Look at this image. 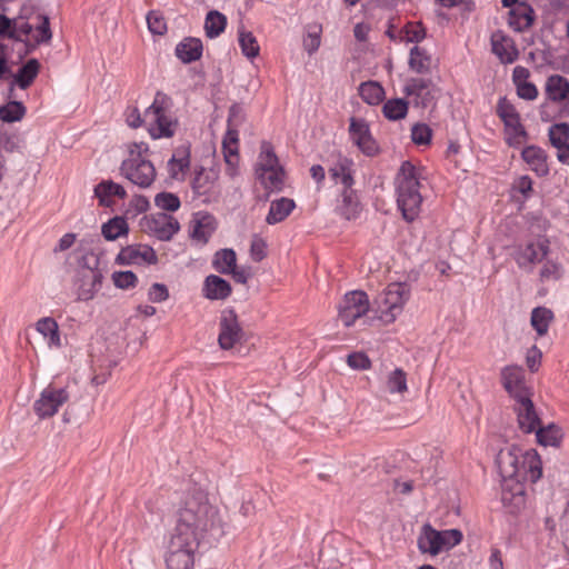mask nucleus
<instances>
[{
  "label": "nucleus",
  "mask_w": 569,
  "mask_h": 569,
  "mask_svg": "<svg viewBox=\"0 0 569 569\" xmlns=\"http://www.w3.org/2000/svg\"><path fill=\"white\" fill-rule=\"evenodd\" d=\"M490 40L492 52L502 63H512L518 59L519 52L515 46V41L502 31L498 30L493 32Z\"/></svg>",
  "instance_id": "24"
},
{
  "label": "nucleus",
  "mask_w": 569,
  "mask_h": 569,
  "mask_svg": "<svg viewBox=\"0 0 569 569\" xmlns=\"http://www.w3.org/2000/svg\"><path fill=\"white\" fill-rule=\"evenodd\" d=\"M402 31L406 33L408 42L419 43L426 38V29L421 22H409L405 26Z\"/></svg>",
  "instance_id": "57"
},
{
  "label": "nucleus",
  "mask_w": 569,
  "mask_h": 569,
  "mask_svg": "<svg viewBox=\"0 0 569 569\" xmlns=\"http://www.w3.org/2000/svg\"><path fill=\"white\" fill-rule=\"evenodd\" d=\"M359 96L371 106L380 103L385 97V89L377 81H366L359 86Z\"/></svg>",
  "instance_id": "39"
},
{
  "label": "nucleus",
  "mask_w": 569,
  "mask_h": 569,
  "mask_svg": "<svg viewBox=\"0 0 569 569\" xmlns=\"http://www.w3.org/2000/svg\"><path fill=\"white\" fill-rule=\"evenodd\" d=\"M560 277H561L560 266L552 261H547L540 270V280L541 281L558 280Z\"/></svg>",
  "instance_id": "61"
},
{
  "label": "nucleus",
  "mask_w": 569,
  "mask_h": 569,
  "mask_svg": "<svg viewBox=\"0 0 569 569\" xmlns=\"http://www.w3.org/2000/svg\"><path fill=\"white\" fill-rule=\"evenodd\" d=\"M37 330L49 338L51 345L60 346L59 327L53 318L46 317L38 320Z\"/></svg>",
  "instance_id": "45"
},
{
  "label": "nucleus",
  "mask_w": 569,
  "mask_h": 569,
  "mask_svg": "<svg viewBox=\"0 0 569 569\" xmlns=\"http://www.w3.org/2000/svg\"><path fill=\"white\" fill-rule=\"evenodd\" d=\"M521 157L538 176L543 177L548 174L547 154L541 148L528 146L522 150Z\"/></svg>",
  "instance_id": "29"
},
{
  "label": "nucleus",
  "mask_w": 569,
  "mask_h": 569,
  "mask_svg": "<svg viewBox=\"0 0 569 569\" xmlns=\"http://www.w3.org/2000/svg\"><path fill=\"white\" fill-rule=\"evenodd\" d=\"M517 94L523 100H535L538 97V89L531 82L518 83Z\"/></svg>",
  "instance_id": "64"
},
{
  "label": "nucleus",
  "mask_w": 569,
  "mask_h": 569,
  "mask_svg": "<svg viewBox=\"0 0 569 569\" xmlns=\"http://www.w3.org/2000/svg\"><path fill=\"white\" fill-rule=\"evenodd\" d=\"M148 29L151 33L162 36L167 32V22L163 14L158 10H151L147 14Z\"/></svg>",
  "instance_id": "53"
},
{
  "label": "nucleus",
  "mask_w": 569,
  "mask_h": 569,
  "mask_svg": "<svg viewBox=\"0 0 569 569\" xmlns=\"http://www.w3.org/2000/svg\"><path fill=\"white\" fill-rule=\"evenodd\" d=\"M549 252V241L547 239L538 242H529L525 247H519L515 259L522 269L532 270L533 264L541 262Z\"/></svg>",
  "instance_id": "19"
},
{
  "label": "nucleus",
  "mask_w": 569,
  "mask_h": 569,
  "mask_svg": "<svg viewBox=\"0 0 569 569\" xmlns=\"http://www.w3.org/2000/svg\"><path fill=\"white\" fill-rule=\"evenodd\" d=\"M150 207L149 200L144 196H134L130 203L129 208L126 211V214H131V217H136L139 213L146 212Z\"/></svg>",
  "instance_id": "59"
},
{
  "label": "nucleus",
  "mask_w": 569,
  "mask_h": 569,
  "mask_svg": "<svg viewBox=\"0 0 569 569\" xmlns=\"http://www.w3.org/2000/svg\"><path fill=\"white\" fill-rule=\"evenodd\" d=\"M144 227L161 241L171 240L180 229L178 220L164 212L147 217Z\"/></svg>",
  "instance_id": "17"
},
{
  "label": "nucleus",
  "mask_w": 569,
  "mask_h": 569,
  "mask_svg": "<svg viewBox=\"0 0 569 569\" xmlns=\"http://www.w3.org/2000/svg\"><path fill=\"white\" fill-rule=\"evenodd\" d=\"M199 214L200 213H197L192 220L190 237L193 240L207 243L216 229L214 218L209 213H203L200 218H198Z\"/></svg>",
  "instance_id": "30"
},
{
  "label": "nucleus",
  "mask_w": 569,
  "mask_h": 569,
  "mask_svg": "<svg viewBox=\"0 0 569 569\" xmlns=\"http://www.w3.org/2000/svg\"><path fill=\"white\" fill-rule=\"evenodd\" d=\"M349 133L352 141L367 157H375L380 148L370 132L368 122L365 119L351 117Z\"/></svg>",
  "instance_id": "13"
},
{
  "label": "nucleus",
  "mask_w": 569,
  "mask_h": 569,
  "mask_svg": "<svg viewBox=\"0 0 569 569\" xmlns=\"http://www.w3.org/2000/svg\"><path fill=\"white\" fill-rule=\"evenodd\" d=\"M546 94L550 102L540 107L542 121H550L553 117L569 116V80L560 74H552L546 81Z\"/></svg>",
  "instance_id": "5"
},
{
  "label": "nucleus",
  "mask_w": 569,
  "mask_h": 569,
  "mask_svg": "<svg viewBox=\"0 0 569 569\" xmlns=\"http://www.w3.org/2000/svg\"><path fill=\"white\" fill-rule=\"evenodd\" d=\"M409 68L417 73H428L430 71L431 57L427 51L418 46L410 49Z\"/></svg>",
  "instance_id": "38"
},
{
  "label": "nucleus",
  "mask_w": 569,
  "mask_h": 569,
  "mask_svg": "<svg viewBox=\"0 0 569 569\" xmlns=\"http://www.w3.org/2000/svg\"><path fill=\"white\" fill-rule=\"evenodd\" d=\"M349 133L352 141L367 157H375L380 148L370 132L368 122L365 119L351 117Z\"/></svg>",
  "instance_id": "14"
},
{
  "label": "nucleus",
  "mask_w": 569,
  "mask_h": 569,
  "mask_svg": "<svg viewBox=\"0 0 569 569\" xmlns=\"http://www.w3.org/2000/svg\"><path fill=\"white\" fill-rule=\"evenodd\" d=\"M284 171L281 167L263 170L260 178L263 180L266 188L281 190L283 184Z\"/></svg>",
  "instance_id": "51"
},
{
  "label": "nucleus",
  "mask_w": 569,
  "mask_h": 569,
  "mask_svg": "<svg viewBox=\"0 0 569 569\" xmlns=\"http://www.w3.org/2000/svg\"><path fill=\"white\" fill-rule=\"evenodd\" d=\"M239 44L243 56L253 59L259 56L260 47L256 37L250 31H239Z\"/></svg>",
  "instance_id": "46"
},
{
  "label": "nucleus",
  "mask_w": 569,
  "mask_h": 569,
  "mask_svg": "<svg viewBox=\"0 0 569 569\" xmlns=\"http://www.w3.org/2000/svg\"><path fill=\"white\" fill-rule=\"evenodd\" d=\"M100 263L99 256L92 251L84 253L79 260V269L73 278L77 301H91L101 290L104 272Z\"/></svg>",
  "instance_id": "3"
},
{
  "label": "nucleus",
  "mask_w": 569,
  "mask_h": 569,
  "mask_svg": "<svg viewBox=\"0 0 569 569\" xmlns=\"http://www.w3.org/2000/svg\"><path fill=\"white\" fill-rule=\"evenodd\" d=\"M94 196L98 198L100 206L109 208L113 204L111 197L124 199L127 191L121 184L112 180H102L94 187Z\"/></svg>",
  "instance_id": "28"
},
{
  "label": "nucleus",
  "mask_w": 569,
  "mask_h": 569,
  "mask_svg": "<svg viewBox=\"0 0 569 569\" xmlns=\"http://www.w3.org/2000/svg\"><path fill=\"white\" fill-rule=\"evenodd\" d=\"M432 137L431 128L426 123H416L411 128V140L413 143L423 146L429 144Z\"/></svg>",
  "instance_id": "56"
},
{
  "label": "nucleus",
  "mask_w": 569,
  "mask_h": 569,
  "mask_svg": "<svg viewBox=\"0 0 569 569\" xmlns=\"http://www.w3.org/2000/svg\"><path fill=\"white\" fill-rule=\"evenodd\" d=\"M170 99L157 93L152 104L144 111V117L150 119L149 133L153 139L171 138L176 133L178 120L168 114Z\"/></svg>",
  "instance_id": "6"
},
{
  "label": "nucleus",
  "mask_w": 569,
  "mask_h": 569,
  "mask_svg": "<svg viewBox=\"0 0 569 569\" xmlns=\"http://www.w3.org/2000/svg\"><path fill=\"white\" fill-rule=\"evenodd\" d=\"M409 298L410 286L408 283H390L385 291L382 303L380 305L379 318L386 323L393 322Z\"/></svg>",
  "instance_id": "8"
},
{
  "label": "nucleus",
  "mask_w": 569,
  "mask_h": 569,
  "mask_svg": "<svg viewBox=\"0 0 569 569\" xmlns=\"http://www.w3.org/2000/svg\"><path fill=\"white\" fill-rule=\"evenodd\" d=\"M497 114L502 120L505 127L512 130V139H515L517 143H520V138L526 139L528 137L525 127L520 122V114L506 97L499 99Z\"/></svg>",
  "instance_id": "20"
},
{
  "label": "nucleus",
  "mask_w": 569,
  "mask_h": 569,
  "mask_svg": "<svg viewBox=\"0 0 569 569\" xmlns=\"http://www.w3.org/2000/svg\"><path fill=\"white\" fill-rule=\"evenodd\" d=\"M513 400V410L517 413L519 428L526 433L533 432L540 426L541 420L531 400V393L521 396Z\"/></svg>",
  "instance_id": "16"
},
{
  "label": "nucleus",
  "mask_w": 569,
  "mask_h": 569,
  "mask_svg": "<svg viewBox=\"0 0 569 569\" xmlns=\"http://www.w3.org/2000/svg\"><path fill=\"white\" fill-rule=\"evenodd\" d=\"M154 204L162 210L173 212L180 208L181 202L177 194L163 191L154 197Z\"/></svg>",
  "instance_id": "52"
},
{
  "label": "nucleus",
  "mask_w": 569,
  "mask_h": 569,
  "mask_svg": "<svg viewBox=\"0 0 569 569\" xmlns=\"http://www.w3.org/2000/svg\"><path fill=\"white\" fill-rule=\"evenodd\" d=\"M40 18H41L42 21L37 27V30H38V32L40 34V37L36 38V43L37 44L47 43L52 38V32H51V29H50L49 18L47 16H40Z\"/></svg>",
  "instance_id": "63"
},
{
  "label": "nucleus",
  "mask_w": 569,
  "mask_h": 569,
  "mask_svg": "<svg viewBox=\"0 0 569 569\" xmlns=\"http://www.w3.org/2000/svg\"><path fill=\"white\" fill-rule=\"evenodd\" d=\"M142 260L149 264H156L158 257L156 251L149 246L136 244L122 248L116 258V263L121 266H129L138 263Z\"/></svg>",
  "instance_id": "23"
},
{
  "label": "nucleus",
  "mask_w": 569,
  "mask_h": 569,
  "mask_svg": "<svg viewBox=\"0 0 569 569\" xmlns=\"http://www.w3.org/2000/svg\"><path fill=\"white\" fill-rule=\"evenodd\" d=\"M113 284L119 289L134 288L138 283V277L131 270L114 271L111 276Z\"/></svg>",
  "instance_id": "55"
},
{
  "label": "nucleus",
  "mask_w": 569,
  "mask_h": 569,
  "mask_svg": "<svg viewBox=\"0 0 569 569\" xmlns=\"http://www.w3.org/2000/svg\"><path fill=\"white\" fill-rule=\"evenodd\" d=\"M148 146L143 142L134 143L129 151V158L122 161L120 171L123 177L140 188H149L157 177L153 163L143 153Z\"/></svg>",
  "instance_id": "4"
},
{
  "label": "nucleus",
  "mask_w": 569,
  "mask_h": 569,
  "mask_svg": "<svg viewBox=\"0 0 569 569\" xmlns=\"http://www.w3.org/2000/svg\"><path fill=\"white\" fill-rule=\"evenodd\" d=\"M203 46L199 38L187 37L176 47V56L183 63H191L199 60L202 56Z\"/></svg>",
  "instance_id": "27"
},
{
  "label": "nucleus",
  "mask_w": 569,
  "mask_h": 569,
  "mask_svg": "<svg viewBox=\"0 0 569 569\" xmlns=\"http://www.w3.org/2000/svg\"><path fill=\"white\" fill-rule=\"evenodd\" d=\"M397 203L407 221H413L422 203V196L419 191L420 182L416 167L410 161H403L396 177Z\"/></svg>",
  "instance_id": "2"
},
{
  "label": "nucleus",
  "mask_w": 569,
  "mask_h": 569,
  "mask_svg": "<svg viewBox=\"0 0 569 569\" xmlns=\"http://www.w3.org/2000/svg\"><path fill=\"white\" fill-rule=\"evenodd\" d=\"M501 502L509 513H518L526 505V489L520 479L503 481Z\"/></svg>",
  "instance_id": "21"
},
{
  "label": "nucleus",
  "mask_w": 569,
  "mask_h": 569,
  "mask_svg": "<svg viewBox=\"0 0 569 569\" xmlns=\"http://www.w3.org/2000/svg\"><path fill=\"white\" fill-rule=\"evenodd\" d=\"M40 67L38 59H29L14 74L12 73L11 77L14 78V83H17L20 89L26 90L38 77Z\"/></svg>",
  "instance_id": "31"
},
{
  "label": "nucleus",
  "mask_w": 569,
  "mask_h": 569,
  "mask_svg": "<svg viewBox=\"0 0 569 569\" xmlns=\"http://www.w3.org/2000/svg\"><path fill=\"white\" fill-rule=\"evenodd\" d=\"M259 159H260L259 166H260L261 171L271 170V169L280 167L278 163V157L276 156L270 142L263 141L261 143V152H260Z\"/></svg>",
  "instance_id": "50"
},
{
  "label": "nucleus",
  "mask_w": 569,
  "mask_h": 569,
  "mask_svg": "<svg viewBox=\"0 0 569 569\" xmlns=\"http://www.w3.org/2000/svg\"><path fill=\"white\" fill-rule=\"evenodd\" d=\"M549 140L555 148H560L568 144L569 140V123L560 122L555 123L549 128Z\"/></svg>",
  "instance_id": "47"
},
{
  "label": "nucleus",
  "mask_w": 569,
  "mask_h": 569,
  "mask_svg": "<svg viewBox=\"0 0 569 569\" xmlns=\"http://www.w3.org/2000/svg\"><path fill=\"white\" fill-rule=\"evenodd\" d=\"M409 102L403 98L387 100L382 106L383 116L391 121L403 119L408 113Z\"/></svg>",
  "instance_id": "37"
},
{
  "label": "nucleus",
  "mask_w": 569,
  "mask_h": 569,
  "mask_svg": "<svg viewBox=\"0 0 569 569\" xmlns=\"http://www.w3.org/2000/svg\"><path fill=\"white\" fill-rule=\"evenodd\" d=\"M251 259L256 262L262 261L267 257V243L262 238L254 237L250 246Z\"/></svg>",
  "instance_id": "60"
},
{
  "label": "nucleus",
  "mask_w": 569,
  "mask_h": 569,
  "mask_svg": "<svg viewBox=\"0 0 569 569\" xmlns=\"http://www.w3.org/2000/svg\"><path fill=\"white\" fill-rule=\"evenodd\" d=\"M496 462L503 481L525 478L520 475V467H523V462L520 461V449H501L497 455Z\"/></svg>",
  "instance_id": "18"
},
{
  "label": "nucleus",
  "mask_w": 569,
  "mask_h": 569,
  "mask_svg": "<svg viewBox=\"0 0 569 569\" xmlns=\"http://www.w3.org/2000/svg\"><path fill=\"white\" fill-rule=\"evenodd\" d=\"M149 300L152 302H162L169 298L167 286L162 283H153L148 292Z\"/></svg>",
  "instance_id": "62"
},
{
  "label": "nucleus",
  "mask_w": 569,
  "mask_h": 569,
  "mask_svg": "<svg viewBox=\"0 0 569 569\" xmlns=\"http://www.w3.org/2000/svg\"><path fill=\"white\" fill-rule=\"evenodd\" d=\"M69 399L66 389L46 388L40 398L33 403V410L40 419L52 417L57 413L60 406Z\"/></svg>",
  "instance_id": "15"
},
{
  "label": "nucleus",
  "mask_w": 569,
  "mask_h": 569,
  "mask_svg": "<svg viewBox=\"0 0 569 569\" xmlns=\"http://www.w3.org/2000/svg\"><path fill=\"white\" fill-rule=\"evenodd\" d=\"M227 26V18L224 14L217 10H211L207 13L204 21L206 36L210 39L218 37L222 33Z\"/></svg>",
  "instance_id": "40"
},
{
  "label": "nucleus",
  "mask_w": 569,
  "mask_h": 569,
  "mask_svg": "<svg viewBox=\"0 0 569 569\" xmlns=\"http://www.w3.org/2000/svg\"><path fill=\"white\" fill-rule=\"evenodd\" d=\"M553 319V312L545 307H537L531 312V325L539 336L548 332L549 323Z\"/></svg>",
  "instance_id": "43"
},
{
  "label": "nucleus",
  "mask_w": 569,
  "mask_h": 569,
  "mask_svg": "<svg viewBox=\"0 0 569 569\" xmlns=\"http://www.w3.org/2000/svg\"><path fill=\"white\" fill-rule=\"evenodd\" d=\"M198 543L173 533L169 541L166 563L168 569H191L193 567V550Z\"/></svg>",
  "instance_id": "10"
},
{
  "label": "nucleus",
  "mask_w": 569,
  "mask_h": 569,
  "mask_svg": "<svg viewBox=\"0 0 569 569\" xmlns=\"http://www.w3.org/2000/svg\"><path fill=\"white\" fill-rule=\"evenodd\" d=\"M237 266V254L233 249L224 248L218 250L212 259L213 269L221 274H229Z\"/></svg>",
  "instance_id": "34"
},
{
  "label": "nucleus",
  "mask_w": 569,
  "mask_h": 569,
  "mask_svg": "<svg viewBox=\"0 0 569 569\" xmlns=\"http://www.w3.org/2000/svg\"><path fill=\"white\" fill-rule=\"evenodd\" d=\"M349 367L356 370H367L371 367L369 357L363 352H353L347 357Z\"/></svg>",
  "instance_id": "58"
},
{
  "label": "nucleus",
  "mask_w": 569,
  "mask_h": 569,
  "mask_svg": "<svg viewBox=\"0 0 569 569\" xmlns=\"http://www.w3.org/2000/svg\"><path fill=\"white\" fill-rule=\"evenodd\" d=\"M321 31L322 28L320 24H311L308 27L307 36L303 39V47L309 54H312L319 49Z\"/></svg>",
  "instance_id": "54"
},
{
  "label": "nucleus",
  "mask_w": 569,
  "mask_h": 569,
  "mask_svg": "<svg viewBox=\"0 0 569 569\" xmlns=\"http://www.w3.org/2000/svg\"><path fill=\"white\" fill-rule=\"evenodd\" d=\"M508 24L516 32L529 29L535 21V11L526 2H520L509 11Z\"/></svg>",
  "instance_id": "26"
},
{
  "label": "nucleus",
  "mask_w": 569,
  "mask_h": 569,
  "mask_svg": "<svg viewBox=\"0 0 569 569\" xmlns=\"http://www.w3.org/2000/svg\"><path fill=\"white\" fill-rule=\"evenodd\" d=\"M407 97H413V106L417 108L435 109L440 89L429 78H410L403 87Z\"/></svg>",
  "instance_id": "9"
},
{
  "label": "nucleus",
  "mask_w": 569,
  "mask_h": 569,
  "mask_svg": "<svg viewBox=\"0 0 569 569\" xmlns=\"http://www.w3.org/2000/svg\"><path fill=\"white\" fill-rule=\"evenodd\" d=\"M190 152L188 148L177 149L176 154L168 161L170 177L177 179L178 172L189 169Z\"/></svg>",
  "instance_id": "44"
},
{
  "label": "nucleus",
  "mask_w": 569,
  "mask_h": 569,
  "mask_svg": "<svg viewBox=\"0 0 569 569\" xmlns=\"http://www.w3.org/2000/svg\"><path fill=\"white\" fill-rule=\"evenodd\" d=\"M26 113L27 108L21 101L10 100L8 103L0 106V119L7 123L22 120Z\"/></svg>",
  "instance_id": "42"
},
{
  "label": "nucleus",
  "mask_w": 569,
  "mask_h": 569,
  "mask_svg": "<svg viewBox=\"0 0 569 569\" xmlns=\"http://www.w3.org/2000/svg\"><path fill=\"white\" fill-rule=\"evenodd\" d=\"M387 388L390 393H403L408 390L406 372L397 368L389 373L387 379Z\"/></svg>",
  "instance_id": "48"
},
{
  "label": "nucleus",
  "mask_w": 569,
  "mask_h": 569,
  "mask_svg": "<svg viewBox=\"0 0 569 569\" xmlns=\"http://www.w3.org/2000/svg\"><path fill=\"white\" fill-rule=\"evenodd\" d=\"M238 143L239 134L237 128H228L222 140V151L224 161L230 167H234L238 163Z\"/></svg>",
  "instance_id": "33"
},
{
  "label": "nucleus",
  "mask_w": 569,
  "mask_h": 569,
  "mask_svg": "<svg viewBox=\"0 0 569 569\" xmlns=\"http://www.w3.org/2000/svg\"><path fill=\"white\" fill-rule=\"evenodd\" d=\"M296 208V202L289 198H280L271 201L269 212L266 217L268 224H276L283 221Z\"/></svg>",
  "instance_id": "32"
},
{
  "label": "nucleus",
  "mask_w": 569,
  "mask_h": 569,
  "mask_svg": "<svg viewBox=\"0 0 569 569\" xmlns=\"http://www.w3.org/2000/svg\"><path fill=\"white\" fill-rule=\"evenodd\" d=\"M341 204L339 211L347 220L355 219L360 211V203L353 190H343L341 193Z\"/></svg>",
  "instance_id": "41"
},
{
  "label": "nucleus",
  "mask_w": 569,
  "mask_h": 569,
  "mask_svg": "<svg viewBox=\"0 0 569 569\" xmlns=\"http://www.w3.org/2000/svg\"><path fill=\"white\" fill-rule=\"evenodd\" d=\"M129 232V226L126 217L116 216L108 220L101 227V234L108 241H113Z\"/></svg>",
  "instance_id": "36"
},
{
  "label": "nucleus",
  "mask_w": 569,
  "mask_h": 569,
  "mask_svg": "<svg viewBox=\"0 0 569 569\" xmlns=\"http://www.w3.org/2000/svg\"><path fill=\"white\" fill-rule=\"evenodd\" d=\"M232 293L231 284L217 274L206 277L202 287V295L209 300H226Z\"/></svg>",
  "instance_id": "25"
},
{
  "label": "nucleus",
  "mask_w": 569,
  "mask_h": 569,
  "mask_svg": "<svg viewBox=\"0 0 569 569\" xmlns=\"http://www.w3.org/2000/svg\"><path fill=\"white\" fill-rule=\"evenodd\" d=\"M535 432L537 442L545 447H559L563 437L561 428L555 423H549L547 427L539 426Z\"/></svg>",
  "instance_id": "35"
},
{
  "label": "nucleus",
  "mask_w": 569,
  "mask_h": 569,
  "mask_svg": "<svg viewBox=\"0 0 569 569\" xmlns=\"http://www.w3.org/2000/svg\"><path fill=\"white\" fill-rule=\"evenodd\" d=\"M501 382L512 399L531 393L525 385V371L519 366H507L501 370Z\"/></svg>",
  "instance_id": "22"
},
{
  "label": "nucleus",
  "mask_w": 569,
  "mask_h": 569,
  "mask_svg": "<svg viewBox=\"0 0 569 569\" xmlns=\"http://www.w3.org/2000/svg\"><path fill=\"white\" fill-rule=\"evenodd\" d=\"M244 338V331L234 309L221 311L219 319L218 345L222 350H230Z\"/></svg>",
  "instance_id": "11"
},
{
  "label": "nucleus",
  "mask_w": 569,
  "mask_h": 569,
  "mask_svg": "<svg viewBox=\"0 0 569 569\" xmlns=\"http://www.w3.org/2000/svg\"><path fill=\"white\" fill-rule=\"evenodd\" d=\"M174 533L199 545L207 537L214 540L222 537L224 522L218 508L209 502L208 497L197 492L188 497L178 510Z\"/></svg>",
  "instance_id": "1"
},
{
  "label": "nucleus",
  "mask_w": 569,
  "mask_h": 569,
  "mask_svg": "<svg viewBox=\"0 0 569 569\" xmlns=\"http://www.w3.org/2000/svg\"><path fill=\"white\" fill-rule=\"evenodd\" d=\"M212 182L211 176L201 167L196 171L194 178L191 181V188L196 194L203 196L210 191Z\"/></svg>",
  "instance_id": "49"
},
{
  "label": "nucleus",
  "mask_w": 569,
  "mask_h": 569,
  "mask_svg": "<svg viewBox=\"0 0 569 569\" xmlns=\"http://www.w3.org/2000/svg\"><path fill=\"white\" fill-rule=\"evenodd\" d=\"M369 310V300L366 292L356 290L345 295L339 305V318L346 327L352 326L357 319Z\"/></svg>",
  "instance_id": "12"
},
{
  "label": "nucleus",
  "mask_w": 569,
  "mask_h": 569,
  "mask_svg": "<svg viewBox=\"0 0 569 569\" xmlns=\"http://www.w3.org/2000/svg\"><path fill=\"white\" fill-rule=\"evenodd\" d=\"M462 538V532L459 529L438 531L427 523L418 539V547L422 553L437 556L442 550H449L459 545Z\"/></svg>",
  "instance_id": "7"
}]
</instances>
